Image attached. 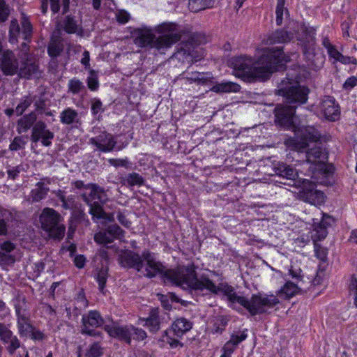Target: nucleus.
Masks as SVG:
<instances>
[{
	"label": "nucleus",
	"instance_id": "bb28decb",
	"mask_svg": "<svg viewBox=\"0 0 357 357\" xmlns=\"http://www.w3.org/2000/svg\"><path fill=\"white\" fill-rule=\"evenodd\" d=\"M292 38V34L287 31L279 29L273 32L268 38L270 43H284L289 41Z\"/></svg>",
	"mask_w": 357,
	"mask_h": 357
},
{
	"label": "nucleus",
	"instance_id": "473e14b6",
	"mask_svg": "<svg viewBox=\"0 0 357 357\" xmlns=\"http://www.w3.org/2000/svg\"><path fill=\"white\" fill-rule=\"evenodd\" d=\"M1 214L0 236H4L7 234L8 224L13 221V215L9 211L7 210L2 211Z\"/></svg>",
	"mask_w": 357,
	"mask_h": 357
},
{
	"label": "nucleus",
	"instance_id": "6e6552de",
	"mask_svg": "<svg viewBox=\"0 0 357 357\" xmlns=\"http://www.w3.org/2000/svg\"><path fill=\"white\" fill-rule=\"evenodd\" d=\"M89 142L104 153L110 152L114 149L119 151L122 149L121 146L116 148L117 142L115 137L106 131H100L98 135L91 138Z\"/></svg>",
	"mask_w": 357,
	"mask_h": 357
},
{
	"label": "nucleus",
	"instance_id": "6ab92c4d",
	"mask_svg": "<svg viewBox=\"0 0 357 357\" xmlns=\"http://www.w3.org/2000/svg\"><path fill=\"white\" fill-rule=\"evenodd\" d=\"M139 322L141 324L144 322L142 325L149 328L151 333H156L160 328V318L159 316L158 308H152L150 310L149 317L147 318L139 319Z\"/></svg>",
	"mask_w": 357,
	"mask_h": 357
},
{
	"label": "nucleus",
	"instance_id": "37998d69",
	"mask_svg": "<svg viewBox=\"0 0 357 357\" xmlns=\"http://www.w3.org/2000/svg\"><path fill=\"white\" fill-rule=\"evenodd\" d=\"M85 89L84 84L78 79L73 78L69 80L68 91L73 94H77Z\"/></svg>",
	"mask_w": 357,
	"mask_h": 357
},
{
	"label": "nucleus",
	"instance_id": "0e129e2a",
	"mask_svg": "<svg viewBox=\"0 0 357 357\" xmlns=\"http://www.w3.org/2000/svg\"><path fill=\"white\" fill-rule=\"evenodd\" d=\"M91 112L93 115L103 112L102 103L99 99H94L91 105Z\"/></svg>",
	"mask_w": 357,
	"mask_h": 357
},
{
	"label": "nucleus",
	"instance_id": "a211bd4d",
	"mask_svg": "<svg viewBox=\"0 0 357 357\" xmlns=\"http://www.w3.org/2000/svg\"><path fill=\"white\" fill-rule=\"evenodd\" d=\"M104 329L107 332L109 336L124 340L128 344H130V326H116L105 325Z\"/></svg>",
	"mask_w": 357,
	"mask_h": 357
},
{
	"label": "nucleus",
	"instance_id": "4d7b16f0",
	"mask_svg": "<svg viewBox=\"0 0 357 357\" xmlns=\"http://www.w3.org/2000/svg\"><path fill=\"white\" fill-rule=\"evenodd\" d=\"M24 171V168L22 165L13 167L12 168L8 169L7 170L8 176L9 178H11L12 180H15L18 177L20 173Z\"/></svg>",
	"mask_w": 357,
	"mask_h": 357
},
{
	"label": "nucleus",
	"instance_id": "423d86ee",
	"mask_svg": "<svg viewBox=\"0 0 357 357\" xmlns=\"http://www.w3.org/2000/svg\"><path fill=\"white\" fill-rule=\"evenodd\" d=\"M63 221L61 214L51 208H45L40 215L43 229L54 239L60 240L64 236L66 227Z\"/></svg>",
	"mask_w": 357,
	"mask_h": 357
},
{
	"label": "nucleus",
	"instance_id": "39448f33",
	"mask_svg": "<svg viewBox=\"0 0 357 357\" xmlns=\"http://www.w3.org/2000/svg\"><path fill=\"white\" fill-rule=\"evenodd\" d=\"M285 144L298 152H303L307 149L306 158L308 162H324L327 159L326 153L321 146L320 134L314 127L307 126L302 129L300 138H289Z\"/></svg>",
	"mask_w": 357,
	"mask_h": 357
},
{
	"label": "nucleus",
	"instance_id": "dca6fc26",
	"mask_svg": "<svg viewBox=\"0 0 357 357\" xmlns=\"http://www.w3.org/2000/svg\"><path fill=\"white\" fill-rule=\"evenodd\" d=\"M275 119L280 125L290 127L293 123L295 107L293 106L278 105L275 109Z\"/></svg>",
	"mask_w": 357,
	"mask_h": 357
},
{
	"label": "nucleus",
	"instance_id": "09e8293b",
	"mask_svg": "<svg viewBox=\"0 0 357 357\" xmlns=\"http://www.w3.org/2000/svg\"><path fill=\"white\" fill-rule=\"evenodd\" d=\"M22 29L23 38L24 40H29L31 36L32 26L31 22L27 19L24 18L22 21Z\"/></svg>",
	"mask_w": 357,
	"mask_h": 357
},
{
	"label": "nucleus",
	"instance_id": "9b49d317",
	"mask_svg": "<svg viewBox=\"0 0 357 357\" xmlns=\"http://www.w3.org/2000/svg\"><path fill=\"white\" fill-rule=\"evenodd\" d=\"M119 262L121 266L127 268H132L137 272H141L144 268V259L142 255L132 250L123 252L119 257Z\"/></svg>",
	"mask_w": 357,
	"mask_h": 357
},
{
	"label": "nucleus",
	"instance_id": "603ef678",
	"mask_svg": "<svg viewBox=\"0 0 357 357\" xmlns=\"http://www.w3.org/2000/svg\"><path fill=\"white\" fill-rule=\"evenodd\" d=\"M315 256L320 259L322 262H326L327 260L328 251L326 248H323L321 245L314 243Z\"/></svg>",
	"mask_w": 357,
	"mask_h": 357
},
{
	"label": "nucleus",
	"instance_id": "49530a36",
	"mask_svg": "<svg viewBox=\"0 0 357 357\" xmlns=\"http://www.w3.org/2000/svg\"><path fill=\"white\" fill-rule=\"evenodd\" d=\"M89 73L90 75L88 77L86 80L87 86L90 90L96 91L99 86L97 73L93 70H91Z\"/></svg>",
	"mask_w": 357,
	"mask_h": 357
},
{
	"label": "nucleus",
	"instance_id": "69168bd1",
	"mask_svg": "<svg viewBox=\"0 0 357 357\" xmlns=\"http://www.w3.org/2000/svg\"><path fill=\"white\" fill-rule=\"evenodd\" d=\"M108 162L115 167H127L128 161L127 159H114V158H110L108 160Z\"/></svg>",
	"mask_w": 357,
	"mask_h": 357
},
{
	"label": "nucleus",
	"instance_id": "b1692460",
	"mask_svg": "<svg viewBox=\"0 0 357 357\" xmlns=\"http://www.w3.org/2000/svg\"><path fill=\"white\" fill-rule=\"evenodd\" d=\"M38 71V65L34 61L26 59L20 68L18 74L22 77L29 78L31 76L36 75Z\"/></svg>",
	"mask_w": 357,
	"mask_h": 357
},
{
	"label": "nucleus",
	"instance_id": "e2e57ef3",
	"mask_svg": "<svg viewBox=\"0 0 357 357\" xmlns=\"http://www.w3.org/2000/svg\"><path fill=\"white\" fill-rule=\"evenodd\" d=\"M357 85V77L355 76H351L344 82L342 85L343 89L346 91H351Z\"/></svg>",
	"mask_w": 357,
	"mask_h": 357
},
{
	"label": "nucleus",
	"instance_id": "7ed1b4c3",
	"mask_svg": "<svg viewBox=\"0 0 357 357\" xmlns=\"http://www.w3.org/2000/svg\"><path fill=\"white\" fill-rule=\"evenodd\" d=\"M206 290L218 294L219 292L226 296L229 305L234 309H237V305L243 307L255 316L267 312L270 309L279 303L278 298L274 295L255 294L250 299L238 295L234 287L227 283H220L215 285L212 280H207Z\"/></svg>",
	"mask_w": 357,
	"mask_h": 357
},
{
	"label": "nucleus",
	"instance_id": "a18cd8bd",
	"mask_svg": "<svg viewBox=\"0 0 357 357\" xmlns=\"http://www.w3.org/2000/svg\"><path fill=\"white\" fill-rule=\"evenodd\" d=\"M107 268H101L97 275V281L99 286V289L100 292L105 294L104 289L105 287L107 279Z\"/></svg>",
	"mask_w": 357,
	"mask_h": 357
},
{
	"label": "nucleus",
	"instance_id": "2eb2a0df",
	"mask_svg": "<svg viewBox=\"0 0 357 357\" xmlns=\"http://www.w3.org/2000/svg\"><path fill=\"white\" fill-rule=\"evenodd\" d=\"M86 190H90V192L89 194H86V192L82 193L81 197L82 200L87 205L92 204L96 199L101 204H104L106 202V194L102 188L97 185L96 184L89 183L86 186Z\"/></svg>",
	"mask_w": 357,
	"mask_h": 357
},
{
	"label": "nucleus",
	"instance_id": "c03bdc74",
	"mask_svg": "<svg viewBox=\"0 0 357 357\" xmlns=\"http://www.w3.org/2000/svg\"><path fill=\"white\" fill-rule=\"evenodd\" d=\"M106 229L114 239H121L124 237V231L116 224L109 225Z\"/></svg>",
	"mask_w": 357,
	"mask_h": 357
},
{
	"label": "nucleus",
	"instance_id": "2f4dec72",
	"mask_svg": "<svg viewBox=\"0 0 357 357\" xmlns=\"http://www.w3.org/2000/svg\"><path fill=\"white\" fill-rule=\"evenodd\" d=\"M63 50V45L60 40L52 39L47 47V52L52 58H56Z\"/></svg>",
	"mask_w": 357,
	"mask_h": 357
},
{
	"label": "nucleus",
	"instance_id": "aec40b11",
	"mask_svg": "<svg viewBox=\"0 0 357 357\" xmlns=\"http://www.w3.org/2000/svg\"><path fill=\"white\" fill-rule=\"evenodd\" d=\"M334 219L331 216L326 213H322V218L320 222L317 223L314 222V231H316L319 240H322L326 238L328 234L327 229L334 223Z\"/></svg>",
	"mask_w": 357,
	"mask_h": 357
},
{
	"label": "nucleus",
	"instance_id": "c756f323",
	"mask_svg": "<svg viewBox=\"0 0 357 357\" xmlns=\"http://www.w3.org/2000/svg\"><path fill=\"white\" fill-rule=\"evenodd\" d=\"M122 183L128 187L142 186L144 184V179L138 173L132 172L126 176Z\"/></svg>",
	"mask_w": 357,
	"mask_h": 357
},
{
	"label": "nucleus",
	"instance_id": "bf43d9fd",
	"mask_svg": "<svg viewBox=\"0 0 357 357\" xmlns=\"http://www.w3.org/2000/svg\"><path fill=\"white\" fill-rule=\"evenodd\" d=\"M9 33L12 38H16L17 36L20 34V28L16 20L11 21Z\"/></svg>",
	"mask_w": 357,
	"mask_h": 357
},
{
	"label": "nucleus",
	"instance_id": "393cba45",
	"mask_svg": "<svg viewBox=\"0 0 357 357\" xmlns=\"http://www.w3.org/2000/svg\"><path fill=\"white\" fill-rule=\"evenodd\" d=\"M37 116L34 112L24 115L17 121V130L19 133L26 132L36 121Z\"/></svg>",
	"mask_w": 357,
	"mask_h": 357
},
{
	"label": "nucleus",
	"instance_id": "6e6d98bb",
	"mask_svg": "<svg viewBox=\"0 0 357 357\" xmlns=\"http://www.w3.org/2000/svg\"><path fill=\"white\" fill-rule=\"evenodd\" d=\"M26 142L22 137H16L10 144V149L11 151H17L24 148Z\"/></svg>",
	"mask_w": 357,
	"mask_h": 357
},
{
	"label": "nucleus",
	"instance_id": "e433bc0d",
	"mask_svg": "<svg viewBox=\"0 0 357 357\" xmlns=\"http://www.w3.org/2000/svg\"><path fill=\"white\" fill-rule=\"evenodd\" d=\"M299 291L296 284L291 282H287L280 291V294L284 298H289L296 295Z\"/></svg>",
	"mask_w": 357,
	"mask_h": 357
},
{
	"label": "nucleus",
	"instance_id": "4468645a",
	"mask_svg": "<svg viewBox=\"0 0 357 357\" xmlns=\"http://www.w3.org/2000/svg\"><path fill=\"white\" fill-rule=\"evenodd\" d=\"M299 194L303 201L313 205L319 204L324 200V193L315 190V185L308 181H304V186Z\"/></svg>",
	"mask_w": 357,
	"mask_h": 357
},
{
	"label": "nucleus",
	"instance_id": "ddd939ff",
	"mask_svg": "<svg viewBox=\"0 0 357 357\" xmlns=\"http://www.w3.org/2000/svg\"><path fill=\"white\" fill-rule=\"evenodd\" d=\"M0 68L6 75H14L19 72V61L10 50L3 52L0 58Z\"/></svg>",
	"mask_w": 357,
	"mask_h": 357
},
{
	"label": "nucleus",
	"instance_id": "79ce46f5",
	"mask_svg": "<svg viewBox=\"0 0 357 357\" xmlns=\"http://www.w3.org/2000/svg\"><path fill=\"white\" fill-rule=\"evenodd\" d=\"M285 0H278L276 6V23L278 25H281L283 21L284 15L287 13V9L284 8Z\"/></svg>",
	"mask_w": 357,
	"mask_h": 357
},
{
	"label": "nucleus",
	"instance_id": "9d476101",
	"mask_svg": "<svg viewBox=\"0 0 357 357\" xmlns=\"http://www.w3.org/2000/svg\"><path fill=\"white\" fill-rule=\"evenodd\" d=\"M275 174L278 176L280 180H275L276 183L283 185H294L295 178L298 176L296 169L287 165L283 162H278L274 165Z\"/></svg>",
	"mask_w": 357,
	"mask_h": 357
},
{
	"label": "nucleus",
	"instance_id": "ea45409f",
	"mask_svg": "<svg viewBox=\"0 0 357 357\" xmlns=\"http://www.w3.org/2000/svg\"><path fill=\"white\" fill-rule=\"evenodd\" d=\"M94 240L97 243L99 244H108L112 243L114 239L112 236L107 233V229L100 231L95 234Z\"/></svg>",
	"mask_w": 357,
	"mask_h": 357
},
{
	"label": "nucleus",
	"instance_id": "a878e982",
	"mask_svg": "<svg viewBox=\"0 0 357 357\" xmlns=\"http://www.w3.org/2000/svg\"><path fill=\"white\" fill-rule=\"evenodd\" d=\"M182 75L183 76V78L188 81L202 84L206 83L211 79V76L208 73H199L197 71L191 73L184 72Z\"/></svg>",
	"mask_w": 357,
	"mask_h": 357
},
{
	"label": "nucleus",
	"instance_id": "c85d7f7f",
	"mask_svg": "<svg viewBox=\"0 0 357 357\" xmlns=\"http://www.w3.org/2000/svg\"><path fill=\"white\" fill-rule=\"evenodd\" d=\"M78 113L72 108H67L60 114V121L63 124L70 125L78 122Z\"/></svg>",
	"mask_w": 357,
	"mask_h": 357
},
{
	"label": "nucleus",
	"instance_id": "13d9d810",
	"mask_svg": "<svg viewBox=\"0 0 357 357\" xmlns=\"http://www.w3.org/2000/svg\"><path fill=\"white\" fill-rule=\"evenodd\" d=\"M10 14L9 8L6 4L4 0H0V22H5L7 20Z\"/></svg>",
	"mask_w": 357,
	"mask_h": 357
},
{
	"label": "nucleus",
	"instance_id": "a19ab883",
	"mask_svg": "<svg viewBox=\"0 0 357 357\" xmlns=\"http://www.w3.org/2000/svg\"><path fill=\"white\" fill-rule=\"evenodd\" d=\"M102 354V347L100 344V342H96L89 347L85 357H100Z\"/></svg>",
	"mask_w": 357,
	"mask_h": 357
},
{
	"label": "nucleus",
	"instance_id": "4c0bfd02",
	"mask_svg": "<svg viewBox=\"0 0 357 357\" xmlns=\"http://www.w3.org/2000/svg\"><path fill=\"white\" fill-rule=\"evenodd\" d=\"M90 206L89 213L92 215L93 220H100L103 215H105V211L98 202H93Z\"/></svg>",
	"mask_w": 357,
	"mask_h": 357
},
{
	"label": "nucleus",
	"instance_id": "de8ad7c7",
	"mask_svg": "<svg viewBox=\"0 0 357 357\" xmlns=\"http://www.w3.org/2000/svg\"><path fill=\"white\" fill-rule=\"evenodd\" d=\"M246 331H247V330H245L243 331L233 333L231 335L230 339L229 340H230V342L234 343V344L236 347H237L241 342H242L247 338L248 334H247Z\"/></svg>",
	"mask_w": 357,
	"mask_h": 357
},
{
	"label": "nucleus",
	"instance_id": "864d4df0",
	"mask_svg": "<svg viewBox=\"0 0 357 357\" xmlns=\"http://www.w3.org/2000/svg\"><path fill=\"white\" fill-rule=\"evenodd\" d=\"M350 296L353 297L354 304L357 307V279L353 275L349 283Z\"/></svg>",
	"mask_w": 357,
	"mask_h": 357
},
{
	"label": "nucleus",
	"instance_id": "0eeeda50",
	"mask_svg": "<svg viewBox=\"0 0 357 357\" xmlns=\"http://www.w3.org/2000/svg\"><path fill=\"white\" fill-rule=\"evenodd\" d=\"M278 87V94L283 96L287 103L303 104L307 100L308 89L299 85L295 79H283Z\"/></svg>",
	"mask_w": 357,
	"mask_h": 357
},
{
	"label": "nucleus",
	"instance_id": "052dcab7",
	"mask_svg": "<svg viewBox=\"0 0 357 357\" xmlns=\"http://www.w3.org/2000/svg\"><path fill=\"white\" fill-rule=\"evenodd\" d=\"M30 337L35 341H41L46 338V335L36 327H33L29 332Z\"/></svg>",
	"mask_w": 357,
	"mask_h": 357
},
{
	"label": "nucleus",
	"instance_id": "412c9836",
	"mask_svg": "<svg viewBox=\"0 0 357 357\" xmlns=\"http://www.w3.org/2000/svg\"><path fill=\"white\" fill-rule=\"evenodd\" d=\"M82 326L98 328L104 324V319L98 311L91 310L82 318Z\"/></svg>",
	"mask_w": 357,
	"mask_h": 357
},
{
	"label": "nucleus",
	"instance_id": "f8f14e48",
	"mask_svg": "<svg viewBox=\"0 0 357 357\" xmlns=\"http://www.w3.org/2000/svg\"><path fill=\"white\" fill-rule=\"evenodd\" d=\"M204 42V35L200 33H192L188 36L187 43L182 45L174 56L179 60L191 59L192 56L189 46L198 45Z\"/></svg>",
	"mask_w": 357,
	"mask_h": 357
},
{
	"label": "nucleus",
	"instance_id": "5701e85b",
	"mask_svg": "<svg viewBox=\"0 0 357 357\" xmlns=\"http://www.w3.org/2000/svg\"><path fill=\"white\" fill-rule=\"evenodd\" d=\"M192 323L187 319L181 317L174 321L172 324V328L174 333L177 337H181L186 332L192 328Z\"/></svg>",
	"mask_w": 357,
	"mask_h": 357
},
{
	"label": "nucleus",
	"instance_id": "8fccbe9b",
	"mask_svg": "<svg viewBox=\"0 0 357 357\" xmlns=\"http://www.w3.org/2000/svg\"><path fill=\"white\" fill-rule=\"evenodd\" d=\"M130 337L132 336L135 340H143L146 338L147 335L145 331L142 328L130 326Z\"/></svg>",
	"mask_w": 357,
	"mask_h": 357
},
{
	"label": "nucleus",
	"instance_id": "f03ea898",
	"mask_svg": "<svg viewBox=\"0 0 357 357\" xmlns=\"http://www.w3.org/2000/svg\"><path fill=\"white\" fill-rule=\"evenodd\" d=\"M282 50L280 47H270L264 50L263 54L255 61L251 57L241 56L233 58L231 65L235 75L249 82L255 79L266 80L271 74L279 70L287 62Z\"/></svg>",
	"mask_w": 357,
	"mask_h": 357
},
{
	"label": "nucleus",
	"instance_id": "4be33fe9",
	"mask_svg": "<svg viewBox=\"0 0 357 357\" xmlns=\"http://www.w3.org/2000/svg\"><path fill=\"white\" fill-rule=\"evenodd\" d=\"M49 188L43 182H38L36 184L29 195V201L31 203L38 202L45 199L49 192Z\"/></svg>",
	"mask_w": 357,
	"mask_h": 357
},
{
	"label": "nucleus",
	"instance_id": "f3484780",
	"mask_svg": "<svg viewBox=\"0 0 357 357\" xmlns=\"http://www.w3.org/2000/svg\"><path fill=\"white\" fill-rule=\"evenodd\" d=\"M60 26L69 34L76 33L81 36L83 32L81 20L71 15H68L63 18L60 23Z\"/></svg>",
	"mask_w": 357,
	"mask_h": 357
},
{
	"label": "nucleus",
	"instance_id": "58836bf2",
	"mask_svg": "<svg viewBox=\"0 0 357 357\" xmlns=\"http://www.w3.org/2000/svg\"><path fill=\"white\" fill-rule=\"evenodd\" d=\"M33 98L30 96L23 97L20 102L17 105L15 109V113L17 116H21L24 111L32 104Z\"/></svg>",
	"mask_w": 357,
	"mask_h": 357
},
{
	"label": "nucleus",
	"instance_id": "f704fd0d",
	"mask_svg": "<svg viewBox=\"0 0 357 357\" xmlns=\"http://www.w3.org/2000/svg\"><path fill=\"white\" fill-rule=\"evenodd\" d=\"M14 305L17 317L26 315L27 305L24 296L18 295L14 300Z\"/></svg>",
	"mask_w": 357,
	"mask_h": 357
},
{
	"label": "nucleus",
	"instance_id": "680f3d73",
	"mask_svg": "<svg viewBox=\"0 0 357 357\" xmlns=\"http://www.w3.org/2000/svg\"><path fill=\"white\" fill-rule=\"evenodd\" d=\"M54 135L52 132L50 131L49 130L45 131V133L42 134L40 137L42 144L45 146H50L52 144L51 140L54 138Z\"/></svg>",
	"mask_w": 357,
	"mask_h": 357
},
{
	"label": "nucleus",
	"instance_id": "3c124183",
	"mask_svg": "<svg viewBox=\"0 0 357 357\" xmlns=\"http://www.w3.org/2000/svg\"><path fill=\"white\" fill-rule=\"evenodd\" d=\"M72 218L77 222H84L85 225H89L90 224L89 219L86 218L85 213L82 210L74 211Z\"/></svg>",
	"mask_w": 357,
	"mask_h": 357
},
{
	"label": "nucleus",
	"instance_id": "1a4fd4ad",
	"mask_svg": "<svg viewBox=\"0 0 357 357\" xmlns=\"http://www.w3.org/2000/svg\"><path fill=\"white\" fill-rule=\"evenodd\" d=\"M319 111L330 121H336L340 114L338 104L335 98L330 96H324L318 105Z\"/></svg>",
	"mask_w": 357,
	"mask_h": 357
},
{
	"label": "nucleus",
	"instance_id": "774afa93",
	"mask_svg": "<svg viewBox=\"0 0 357 357\" xmlns=\"http://www.w3.org/2000/svg\"><path fill=\"white\" fill-rule=\"evenodd\" d=\"M116 20L119 23L125 24L128 22L130 19V15L125 10L119 11L116 15Z\"/></svg>",
	"mask_w": 357,
	"mask_h": 357
},
{
	"label": "nucleus",
	"instance_id": "20e7f679",
	"mask_svg": "<svg viewBox=\"0 0 357 357\" xmlns=\"http://www.w3.org/2000/svg\"><path fill=\"white\" fill-rule=\"evenodd\" d=\"M155 31L161 35L155 37L153 29L147 27L137 29L133 32L134 43L139 47H150L164 54L174 44L181 39V37L189 31L186 29H181L172 22L163 23L155 28Z\"/></svg>",
	"mask_w": 357,
	"mask_h": 357
},
{
	"label": "nucleus",
	"instance_id": "338daca9",
	"mask_svg": "<svg viewBox=\"0 0 357 357\" xmlns=\"http://www.w3.org/2000/svg\"><path fill=\"white\" fill-rule=\"evenodd\" d=\"M75 205V197L73 195L65 197L64 201L62 202V208L68 210L72 209Z\"/></svg>",
	"mask_w": 357,
	"mask_h": 357
},
{
	"label": "nucleus",
	"instance_id": "72a5a7b5",
	"mask_svg": "<svg viewBox=\"0 0 357 357\" xmlns=\"http://www.w3.org/2000/svg\"><path fill=\"white\" fill-rule=\"evenodd\" d=\"M46 128L47 126L43 121H37L32 129V133L31 135V141L33 142H38L40 139L42 134L48 130Z\"/></svg>",
	"mask_w": 357,
	"mask_h": 357
},
{
	"label": "nucleus",
	"instance_id": "cd10ccee",
	"mask_svg": "<svg viewBox=\"0 0 357 357\" xmlns=\"http://www.w3.org/2000/svg\"><path fill=\"white\" fill-rule=\"evenodd\" d=\"M241 87L238 84L228 82L218 84L213 86L211 90L215 93H229L239 91Z\"/></svg>",
	"mask_w": 357,
	"mask_h": 357
},
{
	"label": "nucleus",
	"instance_id": "7c9ffc66",
	"mask_svg": "<svg viewBox=\"0 0 357 357\" xmlns=\"http://www.w3.org/2000/svg\"><path fill=\"white\" fill-rule=\"evenodd\" d=\"M17 324L19 334L22 337L25 336L28 333H29V332L33 327V326H32L29 323V317H28L27 314L24 315V316L17 317Z\"/></svg>",
	"mask_w": 357,
	"mask_h": 357
},
{
	"label": "nucleus",
	"instance_id": "5fc2aeb1",
	"mask_svg": "<svg viewBox=\"0 0 357 357\" xmlns=\"http://www.w3.org/2000/svg\"><path fill=\"white\" fill-rule=\"evenodd\" d=\"M81 333L83 335H87L91 337H95L98 338H102V332L99 331H96L93 328L88 327V326H82Z\"/></svg>",
	"mask_w": 357,
	"mask_h": 357
},
{
	"label": "nucleus",
	"instance_id": "c9c22d12",
	"mask_svg": "<svg viewBox=\"0 0 357 357\" xmlns=\"http://www.w3.org/2000/svg\"><path fill=\"white\" fill-rule=\"evenodd\" d=\"M296 37L298 40L305 44L313 43L314 39L313 33L312 31H309L304 25L301 26Z\"/></svg>",
	"mask_w": 357,
	"mask_h": 357
},
{
	"label": "nucleus",
	"instance_id": "f257e3e1",
	"mask_svg": "<svg viewBox=\"0 0 357 357\" xmlns=\"http://www.w3.org/2000/svg\"><path fill=\"white\" fill-rule=\"evenodd\" d=\"M144 259V268L142 272L144 276L152 278L160 275L165 282H169L189 291L191 294L200 293L206 288L205 280L209 278L202 275L199 278L197 277V273L194 265L181 266L175 269H167L159 261H157L149 250L142 252Z\"/></svg>",
	"mask_w": 357,
	"mask_h": 357
}]
</instances>
